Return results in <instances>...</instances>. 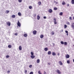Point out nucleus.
Wrapping results in <instances>:
<instances>
[{
  "mask_svg": "<svg viewBox=\"0 0 74 74\" xmlns=\"http://www.w3.org/2000/svg\"><path fill=\"white\" fill-rule=\"evenodd\" d=\"M17 25L18 26H19V27H21V23H20L19 21H18V22L17 23Z\"/></svg>",
  "mask_w": 74,
  "mask_h": 74,
  "instance_id": "nucleus-1",
  "label": "nucleus"
},
{
  "mask_svg": "<svg viewBox=\"0 0 74 74\" xmlns=\"http://www.w3.org/2000/svg\"><path fill=\"white\" fill-rule=\"evenodd\" d=\"M6 24L7 25H8V26H10L11 25V22H10L9 21H8L6 22Z\"/></svg>",
  "mask_w": 74,
  "mask_h": 74,
  "instance_id": "nucleus-2",
  "label": "nucleus"
},
{
  "mask_svg": "<svg viewBox=\"0 0 74 74\" xmlns=\"http://www.w3.org/2000/svg\"><path fill=\"white\" fill-rule=\"evenodd\" d=\"M53 21H54V24H57V22H56V18H54Z\"/></svg>",
  "mask_w": 74,
  "mask_h": 74,
  "instance_id": "nucleus-3",
  "label": "nucleus"
},
{
  "mask_svg": "<svg viewBox=\"0 0 74 74\" xmlns=\"http://www.w3.org/2000/svg\"><path fill=\"white\" fill-rule=\"evenodd\" d=\"M71 27L73 29H74V23L72 24L71 25Z\"/></svg>",
  "mask_w": 74,
  "mask_h": 74,
  "instance_id": "nucleus-4",
  "label": "nucleus"
},
{
  "mask_svg": "<svg viewBox=\"0 0 74 74\" xmlns=\"http://www.w3.org/2000/svg\"><path fill=\"white\" fill-rule=\"evenodd\" d=\"M66 58L67 59H68V58H70V56L68 54H66Z\"/></svg>",
  "mask_w": 74,
  "mask_h": 74,
  "instance_id": "nucleus-5",
  "label": "nucleus"
},
{
  "mask_svg": "<svg viewBox=\"0 0 74 74\" xmlns=\"http://www.w3.org/2000/svg\"><path fill=\"white\" fill-rule=\"evenodd\" d=\"M33 33L35 35H36L37 33V31L36 30H34L33 32Z\"/></svg>",
  "mask_w": 74,
  "mask_h": 74,
  "instance_id": "nucleus-6",
  "label": "nucleus"
},
{
  "mask_svg": "<svg viewBox=\"0 0 74 74\" xmlns=\"http://www.w3.org/2000/svg\"><path fill=\"white\" fill-rule=\"evenodd\" d=\"M57 73H58L59 74H61V72H60L58 69H57Z\"/></svg>",
  "mask_w": 74,
  "mask_h": 74,
  "instance_id": "nucleus-7",
  "label": "nucleus"
},
{
  "mask_svg": "<svg viewBox=\"0 0 74 74\" xmlns=\"http://www.w3.org/2000/svg\"><path fill=\"white\" fill-rule=\"evenodd\" d=\"M53 11L51 9H49V10H48V12L49 13H51V12H53Z\"/></svg>",
  "mask_w": 74,
  "mask_h": 74,
  "instance_id": "nucleus-8",
  "label": "nucleus"
},
{
  "mask_svg": "<svg viewBox=\"0 0 74 74\" xmlns=\"http://www.w3.org/2000/svg\"><path fill=\"white\" fill-rule=\"evenodd\" d=\"M40 19V16L39 15H38L37 16V19L38 20H39Z\"/></svg>",
  "mask_w": 74,
  "mask_h": 74,
  "instance_id": "nucleus-9",
  "label": "nucleus"
},
{
  "mask_svg": "<svg viewBox=\"0 0 74 74\" xmlns=\"http://www.w3.org/2000/svg\"><path fill=\"white\" fill-rule=\"evenodd\" d=\"M52 55H53V56H55L56 55V53L54 52H52Z\"/></svg>",
  "mask_w": 74,
  "mask_h": 74,
  "instance_id": "nucleus-10",
  "label": "nucleus"
},
{
  "mask_svg": "<svg viewBox=\"0 0 74 74\" xmlns=\"http://www.w3.org/2000/svg\"><path fill=\"white\" fill-rule=\"evenodd\" d=\"M62 5H65L66 4V2L64 1H63L62 3Z\"/></svg>",
  "mask_w": 74,
  "mask_h": 74,
  "instance_id": "nucleus-11",
  "label": "nucleus"
},
{
  "mask_svg": "<svg viewBox=\"0 0 74 74\" xmlns=\"http://www.w3.org/2000/svg\"><path fill=\"white\" fill-rule=\"evenodd\" d=\"M19 49L20 51L22 50V47L21 46H19Z\"/></svg>",
  "mask_w": 74,
  "mask_h": 74,
  "instance_id": "nucleus-12",
  "label": "nucleus"
},
{
  "mask_svg": "<svg viewBox=\"0 0 74 74\" xmlns=\"http://www.w3.org/2000/svg\"><path fill=\"white\" fill-rule=\"evenodd\" d=\"M48 48H45L44 49V51H48Z\"/></svg>",
  "mask_w": 74,
  "mask_h": 74,
  "instance_id": "nucleus-13",
  "label": "nucleus"
},
{
  "mask_svg": "<svg viewBox=\"0 0 74 74\" xmlns=\"http://www.w3.org/2000/svg\"><path fill=\"white\" fill-rule=\"evenodd\" d=\"M31 57L32 59H34L35 58V56H31Z\"/></svg>",
  "mask_w": 74,
  "mask_h": 74,
  "instance_id": "nucleus-14",
  "label": "nucleus"
},
{
  "mask_svg": "<svg viewBox=\"0 0 74 74\" xmlns=\"http://www.w3.org/2000/svg\"><path fill=\"white\" fill-rule=\"evenodd\" d=\"M15 15H13L12 16V18H15Z\"/></svg>",
  "mask_w": 74,
  "mask_h": 74,
  "instance_id": "nucleus-15",
  "label": "nucleus"
},
{
  "mask_svg": "<svg viewBox=\"0 0 74 74\" xmlns=\"http://www.w3.org/2000/svg\"><path fill=\"white\" fill-rule=\"evenodd\" d=\"M40 37L41 38H43V37H44V35H41L40 36Z\"/></svg>",
  "mask_w": 74,
  "mask_h": 74,
  "instance_id": "nucleus-16",
  "label": "nucleus"
},
{
  "mask_svg": "<svg viewBox=\"0 0 74 74\" xmlns=\"http://www.w3.org/2000/svg\"><path fill=\"white\" fill-rule=\"evenodd\" d=\"M71 3L72 4H74V0H72L71 1Z\"/></svg>",
  "mask_w": 74,
  "mask_h": 74,
  "instance_id": "nucleus-17",
  "label": "nucleus"
},
{
  "mask_svg": "<svg viewBox=\"0 0 74 74\" xmlns=\"http://www.w3.org/2000/svg\"><path fill=\"white\" fill-rule=\"evenodd\" d=\"M48 55H51V52L50 51H49L48 52Z\"/></svg>",
  "mask_w": 74,
  "mask_h": 74,
  "instance_id": "nucleus-18",
  "label": "nucleus"
},
{
  "mask_svg": "<svg viewBox=\"0 0 74 74\" xmlns=\"http://www.w3.org/2000/svg\"><path fill=\"white\" fill-rule=\"evenodd\" d=\"M24 36L25 37H26L27 36V35L26 34H24Z\"/></svg>",
  "mask_w": 74,
  "mask_h": 74,
  "instance_id": "nucleus-19",
  "label": "nucleus"
},
{
  "mask_svg": "<svg viewBox=\"0 0 74 74\" xmlns=\"http://www.w3.org/2000/svg\"><path fill=\"white\" fill-rule=\"evenodd\" d=\"M59 62L60 65H62L63 64L62 63L61 61H60Z\"/></svg>",
  "mask_w": 74,
  "mask_h": 74,
  "instance_id": "nucleus-20",
  "label": "nucleus"
},
{
  "mask_svg": "<svg viewBox=\"0 0 74 74\" xmlns=\"http://www.w3.org/2000/svg\"><path fill=\"white\" fill-rule=\"evenodd\" d=\"M8 48H11L12 47V46L11 45H8Z\"/></svg>",
  "mask_w": 74,
  "mask_h": 74,
  "instance_id": "nucleus-21",
  "label": "nucleus"
},
{
  "mask_svg": "<svg viewBox=\"0 0 74 74\" xmlns=\"http://www.w3.org/2000/svg\"><path fill=\"white\" fill-rule=\"evenodd\" d=\"M18 16H21V13L20 12H18Z\"/></svg>",
  "mask_w": 74,
  "mask_h": 74,
  "instance_id": "nucleus-22",
  "label": "nucleus"
},
{
  "mask_svg": "<svg viewBox=\"0 0 74 74\" xmlns=\"http://www.w3.org/2000/svg\"><path fill=\"white\" fill-rule=\"evenodd\" d=\"M38 4L39 5H40L41 4V2H38Z\"/></svg>",
  "mask_w": 74,
  "mask_h": 74,
  "instance_id": "nucleus-23",
  "label": "nucleus"
},
{
  "mask_svg": "<svg viewBox=\"0 0 74 74\" xmlns=\"http://www.w3.org/2000/svg\"><path fill=\"white\" fill-rule=\"evenodd\" d=\"M40 62V60L39 59H38L37 60V63H39Z\"/></svg>",
  "mask_w": 74,
  "mask_h": 74,
  "instance_id": "nucleus-24",
  "label": "nucleus"
},
{
  "mask_svg": "<svg viewBox=\"0 0 74 74\" xmlns=\"http://www.w3.org/2000/svg\"><path fill=\"white\" fill-rule=\"evenodd\" d=\"M63 15V12H61L60 13V16H62Z\"/></svg>",
  "mask_w": 74,
  "mask_h": 74,
  "instance_id": "nucleus-25",
  "label": "nucleus"
},
{
  "mask_svg": "<svg viewBox=\"0 0 74 74\" xmlns=\"http://www.w3.org/2000/svg\"><path fill=\"white\" fill-rule=\"evenodd\" d=\"M64 45H67V43L66 42H64Z\"/></svg>",
  "mask_w": 74,
  "mask_h": 74,
  "instance_id": "nucleus-26",
  "label": "nucleus"
},
{
  "mask_svg": "<svg viewBox=\"0 0 74 74\" xmlns=\"http://www.w3.org/2000/svg\"><path fill=\"white\" fill-rule=\"evenodd\" d=\"M54 34H55L54 32L53 31L52 32L51 35H54Z\"/></svg>",
  "mask_w": 74,
  "mask_h": 74,
  "instance_id": "nucleus-27",
  "label": "nucleus"
},
{
  "mask_svg": "<svg viewBox=\"0 0 74 74\" xmlns=\"http://www.w3.org/2000/svg\"><path fill=\"white\" fill-rule=\"evenodd\" d=\"M61 44L63 45L64 44V42L63 41H62L61 42Z\"/></svg>",
  "mask_w": 74,
  "mask_h": 74,
  "instance_id": "nucleus-28",
  "label": "nucleus"
},
{
  "mask_svg": "<svg viewBox=\"0 0 74 74\" xmlns=\"http://www.w3.org/2000/svg\"><path fill=\"white\" fill-rule=\"evenodd\" d=\"M29 9H32V6H29Z\"/></svg>",
  "mask_w": 74,
  "mask_h": 74,
  "instance_id": "nucleus-29",
  "label": "nucleus"
},
{
  "mask_svg": "<svg viewBox=\"0 0 74 74\" xmlns=\"http://www.w3.org/2000/svg\"><path fill=\"white\" fill-rule=\"evenodd\" d=\"M67 25H64V27L65 29H66V27H67Z\"/></svg>",
  "mask_w": 74,
  "mask_h": 74,
  "instance_id": "nucleus-30",
  "label": "nucleus"
},
{
  "mask_svg": "<svg viewBox=\"0 0 74 74\" xmlns=\"http://www.w3.org/2000/svg\"><path fill=\"white\" fill-rule=\"evenodd\" d=\"M31 55H32V56H33L34 55V53H33V52H31Z\"/></svg>",
  "mask_w": 74,
  "mask_h": 74,
  "instance_id": "nucleus-31",
  "label": "nucleus"
},
{
  "mask_svg": "<svg viewBox=\"0 0 74 74\" xmlns=\"http://www.w3.org/2000/svg\"><path fill=\"white\" fill-rule=\"evenodd\" d=\"M54 10H58V8H55L54 9Z\"/></svg>",
  "mask_w": 74,
  "mask_h": 74,
  "instance_id": "nucleus-32",
  "label": "nucleus"
},
{
  "mask_svg": "<svg viewBox=\"0 0 74 74\" xmlns=\"http://www.w3.org/2000/svg\"><path fill=\"white\" fill-rule=\"evenodd\" d=\"M6 11L7 12L6 14H8V13H9V12H10V11L8 10H6Z\"/></svg>",
  "mask_w": 74,
  "mask_h": 74,
  "instance_id": "nucleus-33",
  "label": "nucleus"
},
{
  "mask_svg": "<svg viewBox=\"0 0 74 74\" xmlns=\"http://www.w3.org/2000/svg\"><path fill=\"white\" fill-rule=\"evenodd\" d=\"M66 23H67V25H69L70 24V22H67Z\"/></svg>",
  "mask_w": 74,
  "mask_h": 74,
  "instance_id": "nucleus-34",
  "label": "nucleus"
},
{
  "mask_svg": "<svg viewBox=\"0 0 74 74\" xmlns=\"http://www.w3.org/2000/svg\"><path fill=\"white\" fill-rule=\"evenodd\" d=\"M29 67H30V68H32V65H30L29 66Z\"/></svg>",
  "mask_w": 74,
  "mask_h": 74,
  "instance_id": "nucleus-35",
  "label": "nucleus"
},
{
  "mask_svg": "<svg viewBox=\"0 0 74 74\" xmlns=\"http://www.w3.org/2000/svg\"><path fill=\"white\" fill-rule=\"evenodd\" d=\"M22 0H18V1L19 3H21L22 2Z\"/></svg>",
  "mask_w": 74,
  "mask_h": 74,
  "instance_id": "nucleus-36",
  "label": "nucleus"
},
{
  "mask_svg": "<svg viewBox=\"0 0 74 74\" xmlns=\"http://www.w3.org/2000/svg\"><path fill=\"white\" fill-rule=\"evenodd\" d=\"M69 19L70 20H72V18L71 17H69Z\"/></svg>",
  "mask_w": 74,
  "mask_h": 74,
  "instance_id": "nucleus-37",
  "label": "nucleus"
},
{
  "mask_svg": "<svg viewBox=\"0 0 74 74\" xmlns=\"http://www.w3.org/2000/svg\"><path fill=\"white\" fill-rule=\"evenodd\" d=\"M9 57H10V56H9L8 55L6 56V58H9Z\"/></svg>",
  "mask_w": 74,
  "mask_h": 74,
  "instance_id": "nucleus-38",
  "label": "nucleus"
},
{
  "mask_svg": "<svg viewBox=\"0 0 74 74\" xmlns=\"http://www.w3.org/2000/svg\"><path fill=\"white\" fill-rule=\"evenodd\" d=\"M67 63H68V64H69V63H70V61H69V60L67 61Z\"/></svg>",
  "mask_w": 74,
  "mask_h": 74,
  "instance_id": "nucleus-39",
  "label": "nucleus"
},
{
  "mask_svg": "<svg viewBox=\"0 0 74 74\" xmlns=\"http://www.w3.org/2000/svg\"><path fill=\"white\" fill-rule=\"evenodd\" d=\"M36 15H37V14H34V17H36Z\"/></svg>",
  "mask_w": 74,
  "mask_h": 74,
  "instance_id": "nucleus-40",
  "label": "nucleus"
},
{
  "mask_svg": "<svg viewBox=\"0 0 74 74\" xmlns=\"http://www.w3.org/2000/svg\"><path fill=\"white\" fill-rule=\"evenodd\" d=\"M25 74H27V71L26 70L25 71Z\"/></svg>",
  "mask_w": 74,
  "mask_h": 74,
  "instance_id": "nucleus-41",
  "label": "nucleus"
},
{
  "mask_svg": "<svg viewBox=\"0 0 74 74\" xmlns=\"http://www.w3.org/2000/svg\"><path fill=\"white\" fill-rule=\"evenodd\" d=\"M29 74H33V72H31Z\"/></svg>",
  "mask_w": 74,
  "mask_h": 74,
  "instance_id": "nucleus-42",
  "label": "nucleus"
},
{
  "mask_svg": "<svg viewBox=\"0 0 74 74\" xmlns=\"http://www.w3.org/2000/svg\"><path fill=\"white\" fill-rule=\"evenodd\" d=\"M14 35L15 36H17V35H18V34L17 33H16L14 34Z\"/></svg>",
  "mask_w": 74,
  "mask_h": 74,
  "instance_id": "nucleus-43",
  "label": "nucleus"
},
{
  "mask_svg": "<svg viewBox=\"0 0 74 74\" xmlns=\"http://www.w3.org/2000/svg\"><path fill=\"white\" fill-rule=\"evenodd\" d=\"M8 73H10V71H7Z\"/></svg>",
  "mask_w": 74,
  "mask_h": 74,
  "instance_id": "nucleus-44",
  "label": "nucleus"
},
{
  "mask_svg": "<svg viewBox=\"0 0 74 74\" xmlns=\"http://www.w3.org/2000/svg\"><path fill=\"white\" fill-rule=\"evenodd\" d=\"M65 32L66 33H68V31H65Z\"/></svg>",
  "mask_w": 74,
  "mask_h": 74,
  "instance_id": "nucleus-45",
  "label": "nucleus"
},
{
  "mask_svg": "<svg viewBox=\"0 0 74 74\" xmlns=\"http://www.w3.org/2000/svg\"><path fill=\"white\" fill-rule=\"evenodd\" d=\"M43 18H44V19H46V18H47V17H46V16H44L43 17Z\"/></svg>",
  "mask_w": 74,
  "mask_h": 74,
  "instance_id": "nucleus-46",
  "label": "nucleus"
},
{
  "mask_svg": "<svg viewBox=\"0 0 74 74\" xmlns=\"http://www.w3.org/2000/svg\"><path fill=\"white\" fill-rule=\"evenodd\" d=\"M44 74H47V73L45 71H44Z\"/></svg>",
  "mask_w": 74,
  "mask_h": 74,
  "instance_id": "nucleus-47",
  "label": "nucleus"
},
{
  "mask_svg": "<svg viewBox=\"0 0 74 74\" xmlns=\"http://www.w3.org/2000/svg\"><path fill=\"white\" fill-rule=\"evenodd\" d=\"M70 5H69V4H67V6L68 7H69V6Z\"/></svg>",
  "mask_w": 74,
  "mask_h": 74,
  "instance_id": "nucleus-48",
  "label": "nucleus"
},
{
  "mask_svg": "<svg viewBox=\"0 0 74 74\" xmlns=\"http://www.w3.org/2000/svg\"><path fill=\"white\" fill-rule=\"evenodd\" d=\"M59 55H60V53H58V56H59Z\"/></svg>",
  "mask_w": 74,
  "mask_h": 74,
  "instance_id": "nucleus-49",
  "label": "nucleus"
},
{
  "mask_svg": "<svg viewBox=\"0 0 74 74\" xmlns=\"http://www.w3.org/2000/svg\"><path fill=\"white\" fill-rule=\"evenodd\" d=\"M48 64L49 65H50V64H51V63H48Z\"/></svg>",
  "mask_w": 74,
  "mask_h": 74,
  "instance_id": "nucleus-50",
  "label": "nucleus"
},
{
  "mask_svg": "<svg viewBox=\"0 0 74 74\" xmlns=\"http://www.w3.org/2000/svg\"><path fill=\"white\" fill-rule=\"evenodd\" d=\"M73 20H74V16H73Z\"/></svg>",
  "mask_w": 74,
  "mask_h": 74,
  "instance_id": "nucleus-51",
  "label": "nucleus"
},
{
  "mask_svg": "<svg viewBox=\"0 0 74 74\" xmlns=\"http://www.w3.org/2000/svg\"><path fill=\"white\" fill-rule=\"evenodd\" d=\"M66 35H67V36H68V33H66Z\"/></svg>",
  "mask_w": 74,
  "mask_h": 74,
  "instance_id": "nucleus-52",
  "label": "nucleus"
},
{
  "mask_svg": "<svg viewBox=\"0 0 74 74\" xmlns=\"http://www.w3.org/2000/svg\"><path fill=\"white\" fill-rule=\"evenodd\" d=\"M62 32H63V29H62Z\"/></svg>",
  "mask_w": 74,
  "mask_h": 74,
  "instance_id": "nucleus-53",
  "label": "nucleus"
},
{
  "mask_svg": "<svg viewBox=\"0 0 74 74\" xmlns=\"http://www.w3.org/2000/svg\"><path fill=\"white\" fill-rule=\"evenodd\" d=\"M73 46H74V45H73Z\"/></svg>",
  "mask_w": 74,
  "mask_h": 74,
  "instance_id": "nucleus-54",
  "label": "nucleus"
}]
</instances>
